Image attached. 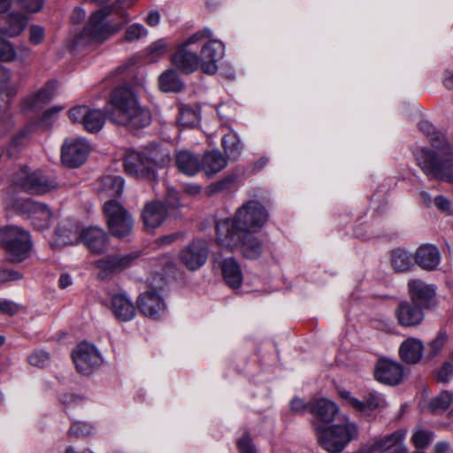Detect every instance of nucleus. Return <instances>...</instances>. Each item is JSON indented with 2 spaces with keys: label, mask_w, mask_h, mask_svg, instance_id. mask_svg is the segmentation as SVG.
<instances>
[{
  "label": "nucleus",
  "mask_w": 453,
  "mask_h": 453,
  "mask_svg": "<svg viewBox=\"0 0 453 453\" xmlns=\"http://www.w3.org/2000/svg\"><path fill=\"white\" fill-rule=\"evenodd\" d=\"M418 127L436 151L425 147L417 150L418 165L429 179L453 183V147L430 122L420 121Z\"/></svg>",
  "instance_id": "f257e3e1"
},
{
  "label": "nucleus",
  "mask_w": 453,
  "mask_h": 453,
  "mask_svg": "<svg viewBox=\"0 0 453 453\" xmlns=\"http://www.w3.org/2000/svg\"><path fill=\"white\" fill-rule=\"evenodd\" d=\"M110 104L112 110L108 113V119L118 126L142 129L151 122L150 111L140 104L129 88H116L111 94Z\"/></svg>",
  "instance_id": "f03ea898"
},
{
  "label": "nucleus",
  "mask_w": 453,
  "mask_h": 453,
  "mask_svg": "<svg viewBox=\"0 0 453 453\" xmlns=\"http://www.w3.org/2000/svg\"><path fill=\"white\" fill-rule=\"evenodd\" d=\"M270 214L266 207L258 200H250L242 203L233 218L217 222L216 232L221 236L236 238L243 231L257 232L269 220Z\"/></svg>",
  "instance_id": "7ed1b4c3"
},
{
  "label": "nucleus",
  "mask_w": 453,
  "mask_h": 453,
  "mask_svg": "<svg viewBox=\"0 0 453 453\" xmlns=\"http://www.w3.org/2000/svg\"><path fill=\"white\" fill-rule=\"evenodd\" d=\"M172 157L167 149H155L148 151H128L124 158L127 174L150 182L158 179L157 171L167 166Z\"/></svg>",
  "instance_id": "20e7f679"
},
{
  "label": "nucleus",
  "mask_w": 453,
  "mask_h": 453,
  "mask_svg": "<svg viewBox=\"0 0 453 453\" xmlns=\"http://www.w3.org/2000/svg\"><path fill=\"white\" fill-rule=\"evenodd\" d=\"M318 443L330 453H340L357 435V427L354 423L326 426L311 421Z\"/></svg>",
  "instance_id": "39448f33"
},
{
  "label": "nucleus",
  "mask_w": 453,
  "mask_h": 453,
  "mask_svg": "<svg viewBox=\"0 0 453 453\" xmlns=\"http://www.w3.org/2000/svg\"><path fill=\"white\" fill-rule=\"evenodd\" d=\"M1 245L11 263H20L29 255L32 241L27 231L17 226H6L0 229Z\"/></svg>",
  "instance_id": "423d86ee"
},
{
  "label": "nucleus",
  "mask_w": 453,
  "mask_h": 453,
  "mask_svg": "<svg viewBox=\"0 0 453 453\" xmlns=\"http://www.w3.org/2000/svg\"><path fill=\"white\" fill-rule=\"evenodd\" d=\"M56 234L65 244H73L77 242L78 239H81L93 254L100 255L108 250L109 237L106 232L98 226L86 227L77 235L76 233H73L63 225L58 226Z\"/></svg>",
  "instance_id": "0eeeda50"
},
{
  "label": "nucleus",
  "mask_w": 453,
  "mask_h": 453,
  "mask_svg": "<svg viewBox=\"0 0 453 453\" xmlns=\"http://www.w3.org/2000/svg\"><path fill=\"white\" fill-rule=\"evenodd\" d=\"M212 37V32L210 28L204 27L180 44L176 51L172 55V63L177 70L190 74L200 68L199 57L193 52L190 46L196 43H202L204 40Z\"/></svg>",
  "instance_id": "6e6552de"
},
{
  "label": "nucleus",
  "mask_w": 453,
  "mask_h": 453,
  "mask_svg": "<svg viewBox=\"0 0 453 453\" xmlns=\"http://www.w3.org/2000/svg\"><path fill=\"white\" fill-rule=\"evenodd\" d=\"M112 8L111 6H104L100 10L94 12L82 30L81 38H88L89 40L104 41L109 36L116 34L128 23L129 19L127 12L121 13L123 21L116 25H109L106 22V18L111 15Z\"/></svg>",
  "instance_id": "1a4fd4ad"
},
{
  "label": "nucleus",
  "mask_w": 453,
  "mask_h": 453,
  "mask_svg": "<svg viewBox=\"0 0 453 453\" xmlns=\"http://www.w3.org/2000/svg\"><path fill=\"white\" fill-rule=\"evenodd\" d=\"M109 233L118 239L128 236L134 228L131 213L118 201L111 199L104 205Z\"/></svg>",
  "instance_id": "9d476101"
},
{
  "label": "nucleus",
  "mask_w": 453,
  "mask_h": 453,
  "mask_svg": "<svg viewBox=\"0 0 453 453\" xmlns=\"http://www.w3.org/2000/svg\"><path fill=\"white\" fill-rule=\"evenodd\" d=\"M12 183L31 195H44L59 188L57 178L42 170L29 173L27 169H22L16 173Z\"/></svg>",
  "instance_id": "9b49d317"
},
{
  "label": "nucleus",
  "mask_w": 453,
  "mask_h": 453,
  "mask_svg": "<svg viewBox=\"0 0 453 453\" xmlns=\"http://www.w3.org/2000/svg\"><path fill=\"white\" fill-rule=\"evenodd\" d=\"M253 233L252 231H243L238 233L236 238L217 234L216 241L222 247H237L245 258L257 259L264 252V244ZM216 234L218 233L216 232Z\"/></svg>",
  "instance_id": "f8f14e48"
},
{
  "label": "nucleus",
  "mask_w": 453,
  "mask_h": 453,
  "mask_svg": "<svg viewBox=\"0 0 453 453\" xmlns=\"http://www.w3.org/2000/svg\"><path fill=\"white\" fill-rule=\"evenodd\" d=\"M140 256V251L109 254L96 260L95 266L100 271L99 277L105 279L132 267Z\"/></svg>",
  "instance_id": "ddd939ff"
},
{
  "label": "nucleus",
  "mask_w": 453,
  "mask_h": 453,
  "mask_svg": "<svg viewBox=\"0 0 453 453\" xmlns=\"http://www.w3.org/2000/svg\"><path fill=\"white\" fill-rule=\"evenodd\" d=\"M68 115L73 123L81 124L84 129L91 134L101 131L108 117L104 111L87 105H78L70 109Z\"/></svg>",
  "instance_id": "4468645a"
},
{
  "label": "nucleus",
  "mask_w": 453,
  "mask_h": 453,
  "mask_svg": "<svg viewBox=\"0 0 453 453\" xmlns=\"http://www.w3.org/2000/svg\"><path fill=\"white\" fill-rule=\"evenodd\" d=\"M90 146L83 138H66L61 147V161L69 168L81 166L87 159Z\"/></svg>",
  "instance_id": "2eb2a0df"
},
{
  "label": "nucleus",
  "mask_w": 453,
  "mask_h": 453,
  "mask_svg": "<svg viewBox=\"0 0 453 453\" xmlns=\"http://www.w3.org/2000/svg\"><path fill=\"white\" fill-rule=\"evenodd\" d=\"M209 251L206 241L196 239L180 250L179 258L188 270L196 271L206 263Z\"/></svg>",
  "instance_id": "dca6fc26"
},
{
  "label": "nucleus",
  "mask_w": 453,
  "mask_h": 453,
  "mask_svg": "<svg viewBox=\"0 0 453 453\" xmlns=\"http://www.w3.org/2000/svg\"><path fill=\"white\" fill-rule=\"evenodd\" d=\"M136 305L145 317L158 320L166 314V305L156 288L142 292L136 300Z\"/></svg>",
  "instance_id": "f3484780"
},
{
  "label": "nucleus",
  "mask_w": 453,
  "mask_h": 453,
  "mask_svg": "<svg viewBox=\"0 0 453 453\" xmlns=\"http://www.w3.org/2000/svg\"><path fill=\"white\" fill-rule=\"evenodd\" d=\"M72 357L77 371L84 375L92 372L101 363V357L95 346L87 342L79 344L73 350Z\"/></svg>",
  "instance_id": "a211bd4d"
},
{
  "label": "nucleus",
  "mask_w": 453,
  "mask_h": 453,
  "mask_svg": "<svg viewBox=\"0 0 453 453\" xmlns=\"http://www.w3.org/2000/svg\"><path fill=\"white\" fill-rule=\"evenodd\" d=\"M199 61L200 69L207 74H214L218 71V62L223 58L225 46L219 40H209L202 42Z\"/></svg>",
  "instance_id": "6ab92c4d"
},
{
  "label": "nucleus",
  "mask_w": 453,
  "mask_h": 453,
  "mask_svg": "<svg viewBox=\"0 0 453 453\" xmlns=\"http://www.w3.org/2000/svg\"><path fill=\"white\" fill-rule=\"evenodd\" d=\"M22 207L35 229L43 231L50 227L52 211L47 204L27 199L23 202Z\"/></svg>",
  "instance_id": "aec40b11"
},
{
  "label": "nucleus",
  "mask_w": 453,
  "mask_h": 453,
  "mask_svg": "<svg viewBox=\"0 0 453 453\" xmlns=\"http://www.w3.org/2000/svg\"><path fill=\"white\" fill-rule=\"evenodd\" d=\"M408 292L412 302L418 307L428 308L434 304L436 288L434 285L413 279L408 282Z\"/></svg>",
  "instance_id": "412c9836"
},
{
  "label": "nucleus",
  "mask_w": 453,
  "mask_h": 453,
  "mask_svg": "<svg viewBox=\"0 0 453 453\" xmlns=\"http://www.w3.org/2000/svg\"><path fill=\"white\" fill-rule=\"evenodd\" d=\"M111 310L119 322H128L134 319L136 308L131 298L124 293H116L111 296Z\"/></svg>",
  "instance_id": "4be33fe9"
},
{
  "label": "nucleus",
  "mask_w": 453,
  "mask_h": 453,
  "mask_svg": "<svg viewBox=\"0 0 453 453\" xmlns=\"http://www.w3.org/2000/svg\"><path fill=\"white\" fill-rule=\"evenodd\" d=\"M166 209L163 201L156 200L147 203L142 211L143 225L147 229L159 227L166 218Z\"/></svg>",
  "instance_id": "5701e85b"
},
{
  "label": "nucleus",
  "mask_w": 453,
  "mask_h": 453,
  "mask_svg": "<svg viewBox=\"0 0 453 453\" xmlns=\"http://www.w3.org/2000/svg\"><path fill=\"white\" fill-rule=\"evenodd\" d=\"M56 89V82L49 81L36 94H33L23 99L20 104L22 111L39 110L48 104L53 97Z\"/></svg>",
  "instance_id": "b1692460"
},
{
  "label": "nucleus",
  "mask_w": 453,
  "mask_h": 453,
  "mask_svg": "<svg viewBox=\"0 0 453 453\" xmlns=\"http://www.w3.org/2000/svg\"><path fill=\"white\" fill-rule=\"evenodd\" d=\"M27 18L19 12H10L0 16V33L13 37L19 35L27 25Z\"/></svg>",
  "instance_id": "393cba45"
},
{
  "label": "nucleus",
  "mask_w": 453,
  "mask_h": 453,
  "mask_svg": "<svg viewBox=\"0 0 453 453\" xmlns=\"http://www.w3.org/2000/svg\"><path fill=\"white\" fill-rule=\"evenodd\" d=\"M415 261L421 268L433 271L435 270L441 263V253L434 245L425 244L417 250Z\"/></svg>",
  "instance_id": "a878e982"
},
{
  "label": "nucleus",
  "mask_w": 453,
  "mask_h": 453,
  "mask_svg": "<svg viewBox=\"0 0 453 453\" xmlns=\"http://www.w3.org/2000/svg\"><path fill=\"white\" fill-rule=\"evenodd\" d=\"M175 165L179 172L193 177L201 171L199 157L189 150H180L175 156Z\"/></svg>",
  "instance_id": "bb28decb"
},
{
  "label": "nucleus",
  "mask_w": 453,
  "mask_h": 453,
  "mask_svg": "<svg viewBox=\"0 0 453 453\" xmlns=\"http://www.w3.org/2000/svg\"><path fill=\"white\" fill-rule=\"evenodd\" d=\"M200 160L201 170H203L208 177L214 176L227 165L226 159L218 150L205 152Z\"/></svg>",
  "instance_id": "cd10ccee"
},
{
  "label": "nucleus",
  "mask_w": 453,
  "mask_h": 453,
  "mask_svg": "<svg viewBox=\"0 0 453 453\" xmlns=\"http://www.w3.org/2000/svg\"><path fill=\"white\" fill-rule=\"evenodd\" d=\"M338 406L332 401L320 398L311 401L310 412L324 423H330L338 413Z\"/></svg>",
  "instance_id": "c85d7f7f"
},
{
  "label": "nucleus",
  "mask_w": 453,
  "mask_h": 453,
  "mask_svg": "<svg viewBox=\"0 0 453 453\" xmlns=\"http://www.w3.org/2000/svg\"><path fill=\"white\" fill-rule=\"evenodd\" d=\"M374 377L379 382L394 386L396 384V362L387 357L378 359Z\"/></svg>",
  "instance_id": "c756f323"
},
{
  "label": "nucleus",
  "mask_w": 453,
  "mask_h": 453,
  "mask_svg": "<svg viewBox=\"0 0 453 453\" xmlns=\"http://www.w3.org/2000/svg\"><path fill=\"white\" fill-rule=\"evenodd\" d=\"M221 271L226 283L232 288H240L243 275L239 263L234 257H226L221 263Z\"/></svg>",
  "instance_id": "7c9ffc66"
},
{
  "label": "nucleus",
  "mask_w": 453,
  "mask_h": 453,
  "mask_svg": "<svg viewBox=\"0 0 453 453\" xmlns=\"http://www.w3.org/2000/svg\"><path fill=\"white\" fill-rule=\"evenodd\" d=\"M424 345L416 338H409L400 347L399 353L402 359L409 364L418 363L423 357Z\"/></svg>",
  "instance_id": "2f4dec72"
},
{
  "label": "nucleus",
  "mask_w": 453,
  "mask_h": 453,
  "mask_svg": "<svg viewBox=\"0 0 453 453\" xmlns=\"http://www.w3.org/2000/svg\"><path fill=\"white\" fill-rule=\"evenodd\" d=\"M423 311L420 307L403 303L398 307V323L405 326H412L423 320Z\"/></svg>",
  "instance_id": "473e14b6"
},
{
  "label": "nucleus",
  "mask_w": 453,
  "mask_h": 453,
  "mask_svg": "<svg viewBox=\"0 0 453 453\" xmlns=\"http://www.w3.org/2000/svg\"><path fill=\"white\" fill-rule=\"evenodd\" d=\"M365 453H396V434L393 433L383 439H376L364 447Z\"/></svg>",
  "instance_id": "72a5a7b5"
},
{
  "label": "nucleus",
  "mask_w": 453,
  "mask_h": 453,
  "mask_svg": "<svg viewBox=\"0 0 453 453\" xmlns=\"http://www.w3.org/2000/svg\"><path fill=\"white\" fill-rule=\"evenodd\" d=\"M158 86L164 92H180L183 89L184 84L176 70L168 69L158 78Z\"/></svg>",
  "instance_id": "f704fd0d"
},
{
  "label": "nucleus",
  "mask_w": 453,
  "mask_h": 453,
  "mask_svg": "<svg viewBox=\"0 0 453 453\" xmlns=\"http://www.w3.org/2000/svg\"><path fill=\"white\" fill-rule=\"evenodd\" d=\"M166 214L169 218L180 219L182 217L181 210L184 205L180 201L178 191L173 188H168L164 200Z\"/></svg>",
  "instance_id": "c9c22d12"
},
{
  "label": "nucleus",
  "mask_w": 453,
  "mask_h": 453,
  "mask_svg": "<svg viewBox=\"0 0 453 453\" xmlns=\"http://www.w3.org/2000/svg\"><path fill=\"white\" fill-rule=\"evenodd\" d=\"M379 404L380 397L374 391L370 392L363 400H358L357 398L350 399V406L361 413H368L377 409Z\"/></svg>",
  "instance_id": "e433bc0d"
},
{
  "label": "nucleus",
  "mask_w": 453,
  "mask_h": 453,
  "mask_svg": "<svg viewBox=\"0 0 453 453\" xmlns=\"http://www.w3.org/2000/svg\"><path fill=\"white\" fill-rule=\"evenodd\" d=\"M221 144L228 157H238L242 150L241 140L237 134L234 132L225 134L221 140Z\"/></svg>",
  "instance_id": "4c0bfd02"
},
{
  "label": "nucleus",
  "mask_w": 453,
  "mask_h": 453,
  "mask_svg": "<svg viewBox=\"0 0 453 453\" xmlns=\"http://www.w3.org/2000/svg\"><path fill=\"white\" fill-rule=\"evenodd\" d=\"M125 180L120 176L107 175L103 178L102 184L104 191L109 196H119L122 194Z\"/></svg>",
  "instance_id": "58836bf2"
},
{
  "label": "nucleus",
  "mask_w": 453,
  "mask_h": 453,
  "mask_svg": "<svg viewBox=\"0 0 453 453\" xmlns=\"http://www.w3.org/2000/svg\"><path fill=\"white\" fill-rule=\"evenodd\" d=\"M200 120V111L190 105H181L179 109L178 121L184 127H195Z\"/></svg>",
  "instance_id": "ea45409f"
},
{
  "label": "nucleus",
  "mask_w": 453,
  "mask_h": 453,
  "mask_svg": "<svg viewBox=\"0 0 453 453\" xmlns=\"http://www.w3.org/2000/svg\"><path fill=\"white\" fill-rule=\"evenodd\" d=\"M453 403V393L442 391L439 395L432 398L428 403V410L431 412H437L448 409Z\"/></svg>",
  "instance_id": "a19ab883"
},
{
  "label": "nucleus",
  "mask_w": 453,
  "mask_h": 453,
  "mask_svg": "<svg viewBox=\"0 0 453 453\" xmlns=\"http://www.w3.org/2000/svg\"><path fill=\"white\" fill-rule=\"evenodd\" d=\"M11 72L5 67H0V95L5 94L7 97L12 98L18 92V87L11 84Z\"/></svg>",
  "instance_id": "79ce46f5"
},
{
  "label": "nucleus",
  "mask_w": 453,
  "mask_h": 453,
  "mask_svg": "<svg viewBox=\"0 0 453 453\" xmlns=\"http://www.w3.org/2000/svg\"><path fill=\"white\" fill-rule=\"evenodd\" d=\"M169 49L170 47L166 40L165 38H160L148 46L147 54L150 61H155L165 56L168 52Z\"/></svg>",
  "instance_id": "37998d69"
},
{
  "label": "nucleus",
  "mask_w": 453,
  "mask_h": 453,
  "mask_svg": "<svg viewBox=\"0 0 453 453\" xmlns=\"http://www.w3.org/2000/svg\"><path fill=\"white\" fill-rule=\"evenodd\" d=\"M14 126L15 122L12 113L9 109V104L6 103L4 106L0 107V134H7L13 129Z\"/></svg>",
  "instance_id": "c03bdc74"
},
{
  "label": "nucleus",
  "mask_w": 453,
  "mask_h": 453,
  "mask_svg": "<svg viewBox=\"0 0 453 453\" xmlns=\"http://www.w3.org/2000/svg\"><path fill=\"white\" fill-rule=\"evenodd\" d=\"M94 426L89 423L73 422L69 428L68 435L73 437H85L93 434Z\"/></svg>",
  "instance_id": "a18cd8bd"
},
{
  "label": "nucleus",
  "mask_w": 453,
  "mask_h": 453,
  "mask_svg": "<svg viewBox=\"0 0 453 453\" xmlns=\"http://www.w3.org/2000/svg\"><path fill=\"white\" fill-rule=\"evenodd\" d=\"M434 438V434L429 430L418 428L412 434L411 441L418 449L426 447Z\"/></svg>",
  "instance_id": "49530a36"
},
{
  "label": "nucleus",
  "mask_w": 453,
  "mask_h": 453,
  "mask_svg": "<svg viewBox=\"0 0 453 453\" xmlns=\"http://www.w3.org/2000/svg\"><path fill=\"white\" fill-rule=\"evenodd\" d=\"M148 35L146 27L140 24L134 23L129 26L125 32V40L127 42L138 41Z\"/></svg>",
  "instance_id": "de8ad7c7"
},
{
  "label": "nucleus",
  "mask_w": 453,
  "mask_h": 453,
  "mask_svg": "<svg viewBox=\"0 0 453 453\" xmlns=\"http://www.w3.org/2000/svg\"><path fill=\"white\" fill-rule=\"evenodd\" d=\"M50 354L42 349H36L28 356V363L35 367L42 368L50 363Z\"/></svg>",
  "instance_id": "09e8293b"
},
{
  "label": "nucleus",
  "mask_w": 453,
  "mask_h": 453,
  "mask_svg": "<svg viewBox=\"0 0 453 453\" xmlns=\"http://www.w3.org/2000/svg\"><path fill=\"white\" fill-rule=\"evenodd\" d=\"M32 134V127L27 126L15 134L10 142L11 148L19 149Z\"/></svg>",
  "instance_id": "8fccbe9b"
},
{
  "label": "nucleus",
  "mask_w": 453,
  "mask_h": 453,
  "mask_svg": "<svg viewBox=\"0 0 453 453\" xmlns=\"http://www.w3.org/2000/svg\"><path fill=\"white\" fill-rule=\"evenodd\" d=\"M17 54L13 45L2 38H0V60L10 62L16 59Z\"/></svg>",
  "instance_id": "3c124183"
},
{
  "label": "nucleus",
  "mask_w": 453,
  "mask_h": 453,
  "mask_svg": "<svg viewBox=\"0 0 453 453\" xmlns=\"http://www.w3.org/2000/svg\"><path fill=\"white\" fill-rule=\"evenodd\" d=\"M234 182V178L233 176L225 177L218 181L211 183L208 191L210 195H215L220 193L222 191L229 189Z\"/></svg>",
  "instance_id": "603ef678"
},
{
  "label": "nucleus",
  "mask_w": 453,
  "mask_h": 453,
  "mask_svg": "<svg viewBox=\"0 0 453 453\" xmlns=\"http://www.w3.org/2000/svg\"><path fill=\"white\" fill-rule=\"evenodd\" d=\"M239 453H257L250 433H245L237 441Z\"/></svg>",
  "instance_id": "864d4df0"
},
{
  "label": "nucleus",
  "mask_w": 453,
  "mask_h": 453,
  "mask_svg": "<svg viewBox=\"0 0 453 453\" xmlns=\"http://www.w3.org/2000/svg\"><path fill=\"white\" fill-rule=\"evenodd\" d=\"M448 339V335L445 331H441L437 336L430 342L429 349L432 356L437 355L445 345Z\"/></svg>",
  "instance_id": "5fc2aeb1"
},
{
  "label": "nucleus",
  "mask_w": 453,
  "mask_h": 453,
  "mask_svg": "<svg viewBox=\"0 0 453 453\" xmlns=\"http://www.w3.org/2000/svg\"><path fill=\"white\" fill-rule=\"evenodd\" d=\"M412 267V256L405 250L398 249V271H408Z\"/></svg>",
  "instance_id": "6e6d98bb"
},
{
  "label": "nucleus",
  "mask_w": 453,
  "mask_h": 453,
  "mask_svg": "<svg viewBox=\"0 0 453 453\" xmlns=\"http://www.w3.org/2000/svg\"><path fill=\"white\" fill-rule=\"evenodd\" d=\"M23 278V274L16 270L2 268L0 269V285L10 281L19 280Z\"/></svg>",
  "instance_id": "4d7b16f0"
},
{
  "label": "nucleus",
  "mask_w": 453,
  "mask_h": 453,
  "mask_svg": "<svg viewBox=\"0 0 453 453\" xmlns=\"http://www.w3.org/2000/svg\"><path fill=\"white\" fill-rule=\"evenodd\" d=\"M311 405V401L309 403H305L303 399L299 397H294L290 402V410L295 414H303L307 411L310 412Z\"/></svg>",
  "instance_id": "13d9d810"
},
{
  "label": "nucleus",
  "mask_w": 453,
  "mask_h": 453,
  "mask_svg": "<svg viewBox=\"0 0 453 453\" xmlns=\"http://www.w3.org/2000/svg\"><path fill=\"white\" fill-rule=\"evenodd\" d=\"M44 39V29L39 25H32L29 27V42L39 45Z\"/></svg>",
  "instance_id": "bf43d9fd"
},
{
  "label": "nucleus",
  "mask_w": 453,
  "mask_h": 453,
  "mask_svg": "<svg viewBox=\"0 0 453 453\" xmlns=\"http://www.w3.org/2000/svg\"><path fill=\"white\" fill-rule=\"evenodd\" d=\"M19 305L14 302L4 298H0V312L13 316L19 312Z\"/></svg>",
  "instance_id": "052dcab7"
},
{
  "label": "nucleus",
  "mask_w": 453,
  "mask_h": 453,
  "mask_svg": "<svg viewBox=\"0 0 453 453\" xmlns=\"http://www.w3.org/2000/svg\"><path fill=\"white\" fill-rule=\"evenodd\" d=\"M453 378V365L445 363L437 372V380L446 383Z\"/></svg>",
  "instance_id": "680f3d73"
},
{
  "label": "nucleus",
  "mask_w": 453,
  "mask_h": 453,
  "mask_svg": "<svg viewBox=\"0 0 453 453\" xmlns=\"http://www.w3.org/2000/svg\"><path fill=\"white\" fill-rule=\"evenodd\" d=\"M20 2L23 7L30 12H38L44 5V0H20Z\"/></svg>",
  "instance_id": "e2e57ef3"
},
{
  "label": "nucleus",
  "mask_w": 453,
  "mask_h": 453,
  "mask_svg": "<svg viewBox=\"0 0 453 453\" xmlns=\"http://www.w3.org/2000/svg\"><path fill=\"white\" fill-rule=\"evenodd\" d=\"M434 205L441 211L451 214V203L443 196H437L434 200Z\"/></svg>",
  "instance_id": "0e129e2a"
},
{
  "label": "nucleus",
  "mask_w": 453,
  "mask_h": 453,
  "mask_svg": "<svg viewBox=\"0 0 453 453\" xmlns=\"http://www.w3.org/2000/svg\"><path fill=\"white\" fill-rule=\"evenodd\" d=\"M146 22L150 27H155L159 24L160 22V14L157 11H151L147 18Z\"/></svg>",
  "instance_id": "69168bd1"
},
{
  "label": "nucleus",
  "mask_w": 453,
  "mask_h": 453,
  "mask_svg": "<svg viewBox=\"0 0 453 453\" xmlns=\"http://www.w3.org/2000/svg\"><path fill=\"white\" fill-rule=\"evenodd\" d=\"M182 234L180 233H173L168 235H165L159 239V243L161 245H169L174 242L178 238H180Z\"/></svg>",
  "instance_id": "338daca9"
},
{
  "label": "nucleus",
  "mask_w": 453,
  "mask_h": 453,
  "mask_svg": "<svg viewBox=\"0 0 453 453\" xmlns=\"http://www.w3.org/2000/svg\"><path fill=\"white\" fill-rule=\"evenodd\" d=\"M449 443L447 441H438L434 447V453H449Z\"/></svg>",
  "instance_id": "774afa93"
}]
</instances>
